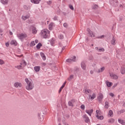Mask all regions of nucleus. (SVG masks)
Instances as JSON below:
<instances>
[{
	"instance_id": "1",
	"label": "nucleus",
	"mask_w": 125,
	"mask_h": 125,
	"mask_svg": "<svg viewBox=\"0 0 125 125\" xmlns=\"http://www.w3.org/2000/svg\"><path fill=\"white\" fill-rule=\"evenodd\" d=\"M24 81L26 83L25 88L27 90H32L35 87L34 86V82L32 80H29L28 78H25Z\"/></svg>"
},
{
	"instance_id": "2",
	"label": "nucleus",
	"mask_w": 125,
	"mask_h": 125,
	"mask_svg": "<svg viewBox=\"0 0 125 125\" xmlns=\"http://www.w3.org/2000/svg\"><path fill=\"white\" fill-rule=\"evenodd\" d=\"M41 34L43 39H49L50 38V31L47 29L42 30Z\"/></svg>"
},
{
	"instance_id": "3",
	"label": "nucleus",
	"mask_w": 125,
	"mask_h": 125,
	"mask_svg": "<svg viewBox=\"0 0 125 125\" xmlns=\"http://www.w3.org/2000/svg\"><path fill=\"white\" fill-rule=\"evenodd\" d=\"M17 37L18 38H19V40L22 41L24 39H26V37H27V34L26 33L17 34Z\"/></svg>"
},
{
	"instance_id": "4",
	"label": "nucleus",
	"mask_w": 125,
	"mask_h": 125,
	"mask_svg": "<svg viewBox=\"0 0 125 125\" xmlns=\"http://www.w3.org/2000/svg\"><path fill=\"white\" fill-rule=\"evenodd\" d=\"M87 32H88L89 37H91V38H94V37H95V33L91 31L89 28L87 29Z\"/></svg>"
},
{
	"instance_id": "5",
	"label": "nucleus",
	"mask_w": 125,
	"mask_h": 125,
	"mask_svg": "<svg viewBox=\"0 0 125 125\" xmlns=\"http://www.w3.org/2000/svg\"><path fill=\"white\" fill-rule=\"evenodd\" d=\"M14 86L16 88H20L22 87V83L20 82H15L14 84Z\"/></svg>"
},
{
	"instance_id": "6",
	"label": "nucleus",
	"mask_w": 125,
	"mask_h": 125,
	"mask_svg": "<svg viewBox=\"0 0 125 125\" xmlns=\"http://www.w3.org/2000/svg\"><path fill=\"white\" fill-rule=\"evenodd\" d=\"M110 3L113 6H117L118 5V0H110Z\"/></svg>"
},
{
	"instance_id": "7",
	"label": "nucleus",
	"mask_w": 125,
	"mask_h": 125,
	"mask_svg": "<svg viewBox=\"0 0 125 125\" xmlns=\"http://www.w3.org/2000/svg\"><path fill=\"white\" fill-rule=\"evenodd\" d=\"M110 77L112 80H118L119 79V76L114 73L110 74Z\"/></svg>"
},
{
	"instance_id": "8",
	"label": "nucleus",
	"mask_w": 125,
	"mask_h": 125,
	"mask_svg": "<svg viewBox=\"0 0 125 125\" xmlns=\"http://www.w3.org/2000/svg\"><path fill=\"white\" fill-rule=\"evenodd\" d=\"M96 97V94L93 93L92 95H88L89 100L92 101Z\"/></svg>"
},
{
	"instance_id": "9",
	"label": "nucleus",
	"mask_w": 125,
	"mask_h": 125,
	"mask_svg": "<svg viewBox=\"0 0 125 125\" xmlns=\"http://www.w3.org/2000/svg\"><path fill=\"white\" fill-rule=\"evenodd\" d=\"M76 61V56H73L71 59H68L66 60V62L68 63H71V62H75Z\"/></svg>"
},
{
	"instance_id": "10",
	"label": "nucleus",
	"mask_w": 125,
	"mask_h": 125,
	"mask_svg": "<svg viewBox=\"0 0 125 125\" xmlns=\"http://www.w3.org/2000/svg\"><path fill=\"white\" fill-rule=\"evenodd\" d=\"M83 119H84L86 123H89V122H90V120H89V118L86 114H84V115H83Z\"/></svg>"
},
{
	"instance_id": "11",
	"label": "nucleus",
	"mask_w": 125,
	"mask_h": 125,
	"mask_svg": "<svg viewBox=\"0 0 125 125\" xmlns=\"http://www.w3.org/2000/svg\"><path fill=\"white\" fill-rule=\"evenodd\" d=\"M103 98L104 96L102 93H100L99 94V96L97 97V99L100 102H101L102 101V99H103Z\"/></svg>"
},
{
	"instance_id": "12",
	"label": "nucleus",
	"mask_w": 125,
	"mask_h": 125,
	"mask_svg": "<svg viewBox=\"0 0 125 125\" xmlns=\"http://www.w3.org/2000/svg\"><path fill=\"white\" fill-rule=\"evenodd\" d=\"M85 113H86V114H88V115H89L90 117H91V115L92 113H93V109H90V110L86 109Z\"/></svg>"
},
{
	"instance_id": "13",
	"label": "nucleus",
	"mask_w": 125,
	"mask_h": 125,
	"mask_svg": "<svg viewBox=\"0 0 125 125\" xmlns=\"http://www.w3.org/2000/svg\"><path fill=\"white\" fill-rule=\"evenodd\" d=\"M95 49L96 50L98 51V52H103L105 51V49L104 48H98V47H96Z\"/></svg>"
},
{
	"instance_id": "14",
	"label": "nucleus",
	"mask_w": 125,
	"mask_h": 125,
	"mask_svg": "<svg viewBox=\"0 0 125 125\" xmlns=\"http://www.w3.org/2000/svg\"><path fill=\"white\" fill-rule=\"evenodd\" d=\"M39 119L40 120V122H43L44 118L43 115H42L41 113L38 114Z\"/></svg>"
},
{
	"instance_id": "15",
	"label": "nucleus",
	"mask_w": 125,
	"mask_h": 125,
	"mask_svg": "<svg viewBox=\"0 0 125 125\" xmlns=\"http://www.w3.org/2000/svg\"><path fill=\"white\" fill-rule=\"evenodd\" d=\"M40 55H41L42 60H43L44 61H45V60H46V57H45V55H44V54L43 53L41 52Z\"/></svg>"
},
{
	"instance_id": "16",
	"label": "nucleus",
	"mask_w": 125,
	"mask_h": 125,
	"mask_svg": "<svg viewBox=\"0 0 125 125\" xmlns=\"http://www.w3.org/2000/svg\"><path fill=\"white\" fill-rule=\"evenodd\" d=\"M105 83L108 87H110V86L113 85V83H112V82H109L108 81H105Z\"/></svg>"
},
{
	"instance_id": "17",
	"label": "nucleus",
	"mask_w": 125,
	"mask_h": 125,
	"mask_svg": "<svg viewBox=\"0 0 125 125\" xmlns=\"http://www.w3.org/2000/svg\"><path fill=\"white\" fill-rule=\"evenodd\" d=\"M81 65V68H82L83 70H85L86 68V66H85V62H82Z\"/></svg>"
},
{
	"instance_id": "18",
	"label": "nucleus",
	"mask_w": 125,
	"mask_h": 125,
	"mask_svg": "<svg viewBox=\"0 0 125 125\" xmlns=\"http://www.w3.org/2000/svg\"><path fill=\"white\" fill-rule=\"evenodd\" d=\"M34 71H35L36 72H40V70H41V66H35L34 67Z\"/></svg>"
},
{
	"instance_id": "19",
	"label": "nucleus",
	"mask_w": 125,
	"mask_h": 125,
	"mask_svg": "<svg viewBox=\"0 0 125 125\" xmlns=\"http://www.w3.org/2000/svg\"><path fill=\"white\" fill-rule=\"evenodd\" d=\"M40 1H41V0H31V2L35 4H39Z\"/></svg>"
},
{
	"instance_id": "20",
	"label": "nucleus",
	"mask_w": 125,
	"mask_h": 125,
	"mask_svg": "<svg viewBox=\"0 0 125 125\" xmlns=\"http://www.w3.org/2000/svg\"><path fill=\"white\" fill-rule=\"evenodd\" d=\"M53 27H54V23L51 22L49 24V30H51L53 28Z\"/></svg>"
},
{
	"instance_id": "21",
	"label": "nucleus",
	"mask_w": 125,
	"mask_h": 125,
	"mask_svg": "<svg viewBox=\"0 0 125 125\" xmlns=\"http://www.w3.org/2000/svg\"><path fill=\"white\" fill-rule=\"evenodd\" d=\"M111 43L112 45H115L116 44V39L113 37L112 40L111 41Z\"/></svg>"
},
{
	"instance_id": "22",
	"label": "nucleus",
	"mask_w": 125,
	"mask_h": 125,
	"mask_svg": "<svg viewBox=\"0 0 125 125\" xmlns=\"http://www.w3.org/2000/svg\"><path fill=\"white\" fill-rule=\"evenodd\" d=\"M121 73L122 75H124L125 74V66H122L121 68Z\"/></svg>"
},
{
	"instance_id": "23",
	"label": "nucleus",
	"mask_w": 125,
	"mask_h": 125,
	"mask_svg": "<svg viewBox=\"0 0 125 125\" xmlns=\"http://www.w3.org/2000/svg\"><path fill=\"white\" fill-rule=\"evenodd\" d=\"M10 44H12V45H17V42H16V40H12L11 41Z\"/></svg>"
},
{
	"instance_id": "24",
	"label": "nucleus",
	"mask_w": 125,
	"mask_h": 125,
	"mask_svg": "<svg viewBox=\"0 0 125 125\" xmlns=\"http://www.w3.org/2000/svg\"><path fill=\"white\" fill-rule=\"evenodd\" d=\"M104 70H105V67H102L97 70V73H102Z\"/></svg>"
},
{
	"instance_id": "25",
	"label": "nucleus",
	"mask_w": 125,
	"mask_h": 125,
	"mask_svg": "<svg viewBox=\"0 0 125 125\" xmlns=\"http://www.w3.org/2000/svg\"><path fill=\"white\" fill-rule=\"evenodd\" d=\"M30 18V16L29 15L26 16H22V18L23 20H27L28 18Z\"/></svg>"
},
{
	"instance_id": "26",
	"label": "nucleus",
	"mask_w": 125,
	"mask_h": 125,
	"mask_svg": "<svg viewBox=\"0 0 125 125\" xmlns=\"http://www.w3.org/2000/svg\"><path fill=\"white\" fill-rule=\"evenodd\" d=\"M0 2L2 4H7L8 3V0H1Z\"/></svg>"
},
{
	"instance_id": "27",
	"label": "nucleus",
	"mask_w": 125,
	"mask_h": 125,
	"mask_svg": "<svg viewBox=\"0 0 125 125\" xmlns=\"http://www.w3.org/2000/svg\"><path fill=\"white\" fill-rule=\"evenodd\" d=\"M118 122L120 123V124H121V125H125V121H124L122 119H118Z\"/></svg>"
},
{
	"instance_id": "28",
	"label": "nucleus",
	"mask_w": 125,
	"mask_h": 125,
	"mask_svg": "<svg viewBox=\"0 0 125 125\" xmlns=\"http://www.w3.org/2000/svg\"><path fill=\"white\" fill-rule=\"evenodd\" d=\"M114 122L115 119H114V118H111L108 120V123H109V124H113Z\"/></svg>"
},
{
	"instance_id": "29",
	"label": "nucleus",
	"mask_w": 125,
	"mask_h": 125,
	"mask_svg": "<svg viewBox=\"0 0 125 125\" xmlns=\"http://www.w3.org/2000/svg\"><path fill=\"white\" fill-rule=\"evenodd\" d=\"M96 118L98 119V120H100L101 121H102V120H103V119H104V117H103V116H98V115H96Z\"/></svg>"
},
{
	"instance_id": "30",
	"label": "nucleus",
	"mask_w": 125,
	"mask_h": 125,
	"mask_svg": "<svg viewBox=\"0 0 125 125\" xmlns=\"http://www.w3.org/2000/svg\"><path fill=\"white\" fill-rule=\"evenodd\" d=\"M74 79V75L71 74L70 75L69 77L67 79V80L69 81V82H71L72 80Z\"/></svg>"
},
{
	"instance_id": "31",
	"label": "nucleus",
	"mask_w": 125,
	"mask_h": 125,
	"mask_svg": "<svg viewBox=\"0 0 125 125\" xmlns=\"http://www.w3.org/2000/svg\"><path fill=\"white\" fill-rule=\"evenodd\" d=\"M15 67L18 70H21V69H22V63H21L20 65L16 66Z\"/></svg>"
},
{
	"instance_id": "32",
	"label": "nucleus",
	"mask_w": 125,
	"mask_h": 125,
	"mask_svg": "<svg viewBox=\"0 0 125 125\" xmlns=\"http://www.w3.org/2000/svg\"><path fill=\"white\" fill-rule=\"evenodd\" d=\"M105 109H108L109 108V103L108 102H105L104 104Z\"/></svg>"
},
{
	"instance_id": "33",
	"label": "nucleus",
	"mask_w": 125,
	"mask_h": 125,
	"mask_svg": "<svg viewBox=\"0 0 125 125\" xmlns=\"http://www.w3.org/2000/svg\"><path fill=\"white\" fill-rule=\"evenodd\" d=\"M85 93L86 94H91V90L89 89H85Z\"/></svg>"
},
{
	"instance_id": "34",
	"label": "nucleus",
	"mask_w": 125,
	"mask_h": 125,
	"mask_svg": "<svg viewBox=\"0 0 125 125\" xmlns=\"http://www.w3.org/2000/svg\"><path fill=\"white\" fill-rule=\"evenodd\" d=\"M32 33L33 34H37V29L35 27V26H32Z\"/></svg>"
},
{
	"instance_id": "35",
	"label": "nucleus",
	"mask_w": 125,
	"mask_h": 125,
	"mask_svg": "<svg viewBox=\"0 0 125 125\" xmlns=\"http://www.w3.org/2000/svg\"><path fill=\"white\" fill-rule=\"evenodd\" d=\"M54 43H55V40H54V39H52L50 41L51 45L53 46V45H54Z\"/></svg>"
},
{
	"instance_id": "36",
	"label": "nucleus",
	"mask_w": 125,
	"mask_h": 125,
	"mask_svg": "<svg viewBox=\"0 0 125 125\" xmlns=\"http://www.w3.org/2000/svg\"><path fill=\"white\" fill-rule=\"evenodd\" d=\"M42 43H39L37 45H36V47L37 48H38L39 49H40V48H41V46H42Z\"/></svg>"
},
{
	"instance_id": "37",
	"label": "nucleus",
	"mask_w": 125,
	"mask_h": 125,
	"mask_svg": "<svg viewBox=\"0 0 125 125\" xmlns=\"http://www.w3.org/2000/svg\"><path fill=\"white\" fill-rule=\"evenodd\" d=\"M36 45V43H35V41H32L30 43V46H35Z\"/></svg>"
},
{
	"instance_id": "38",
	"label": "nucleus",
	"mask_w": 125,
	"mask_h": 125,
	"mask_svg": "<svg viewBox=\"0 0 125 125\" xmlns=\"http://www.w3.org/2000/svg\"><path fill=\"white\" fill-rule=\"evenodd\" d=\"M96 116H99L100 115V111L99 110H97L96 111Z\"/></svg>"
},
{
	"instance_id": "39",
	"label": "nucleus",
	"mask_w": 125,
	"mask_h": 125,
	"mask_svg": "<svg viewBox=\"0 0 125 125\" xmlns=\"http://www.w3.org/2000/svg\"><path fill=\"white\" fill-rule=\"evenodd\" d=\"M68 105L71 107H74V104L71 101L68 102Z\"/></svg>"
},
{
	"instance_id": "40",
	"label": "nucleus",
	"mask_w": 125,
	"mask_h": 125,
	"mask_svg": "<svg viewBox=\"0 0 125 125\" xmlns=\"http://www.w3.org/2000/svg\"><path fill=\"white\" fill-rule=\"evenodd\" d=\"M113 115V111L112 110H110L108 112V115L111 117Z\"/></svg>"
},
{
	"instance_id": "41",
	"label": "nucleus",
	"mask_w": 125,
	"mask_h": 125,
	"mask_svg": "<svg viewBox=\"0 0 125 125\" xmlns=\"http://www.w3.org/2000/svg\"><path fill=\"white\" fill-rule=\"evenodd\" d=\"M59 38L60 40H63L64 39V36H63V35H60L59 36Z\"/></svg>"
},
{
	"instance_id": "42",
	"label": "nucleus",
	"mask_w": 125,
	"mask_h": 125,
	"mask_svg": "<svg viewBox=\"0 0 125 125\" xmlns=\"http://www.w3.org/2000/svg\"><path fill=\"white\" fill-rule=\"evenodd\" d=\"M3 64H4L3 60L0 59V65H3Z\"/></svg>"
},
{
	"instance_id": "43",
	"label": "nucleus",
	"mask_w": 125,
	"mask_h": 125,
	"mask_svg": "<svg viewBox=\"0 0 125 125\" xmlns=\"http://www.w3.org/2000/svg\"><path fill=\"white\" fill-rule=\"evenodd\" d=\"M81 108L82 109V110H84L85 106H84V104H82L81 105Z\"/></svg>"
},
{
	"instance_id": "44",
	"label": "nucleus",
	"mask_w": 125,
	"mask_h": 125,
	"mask_svg": "<svg viewBox=\"0 0 125 125\" xmlns=\"http://www.w3.org/2000/svg\"><path fill=\"white\" fill-rule=\"evenodd\" d=\"M53 20L54 21H57V20H58V18L57 17V16H55L53 18Z\"/></svg>"
},
{
	"instance_id": "45",
	"label": "nucleus",
	"mask_w": 125,
	"mask_h": 125,
	"mask_svg": "<svg viewBox=\"0 0 125 125\" xmlns=\"http://www.w3.org/2000/svg\"><path fill=\"white\" fill-rule=\"evenodd\" d=\"M104 37H105V36L102 35L101 36H98V37H96V39H102V38H104Z\"/></svg>"
},
{
	"instance_id": "46",
	"label": "nucleus",
	"mask_w": 125,
	"mask_h": 125,
	"mask_svg": "<svg viewBox=\"0 0 125 125\" xmlns=\"http://www.w3.org/2000/svg\"><path fill=\"white\" fill-rule=\"evenodd\" d=\"M97 7H98V6L96 4H95L93 6V9H96V8H97Z\"/></svg>"
},
{
	"instance_id": "47",
	"label": "nucleus",
	"mask_w": 125,
	"mask_h": 125,
	"mask_svg": "<svg viewBox=\"0 0 125 125\" xmlns=\"http://www.w3.org/2000/svg\"><path fill=\"white\" fill-rule=\"evenodd\" d=\"M63 26L64 28H67V27H68V24H67V23H64Z\"/></svg>"
},
{
	"instance_id": "48",
	"label": "nucleus",
	"mask_w": 125,
	"mask_h": 125,
	"mask_svg": "<svg viewBox=\"0 0 125 125\" xmlns=\"http://www.w3.org/2000/svg\"><path fill=\"white\" fill-rule=\"evenodd\" d=\"M69 8L71 9V10H74V7L72 5H69Z\"/></svg>"
},
{
	"instance_id": "49",
	"label": "nucleus",
	"mask_w": 125,
	"mask_h": 125,
	"mask_svg": "<svg viewBox=\"0 0 125 125\" xmlns=\"http://www.w3.org/2000/svg\"><path fill=\"white\" fill-rule=\"evenodd\" d=\"M47 4H49V5H50V4H51V3H52V1L49 0V1H47Z\"/></svg>"
},
{
	"instance_id": "50",
	"label": "nucleus",
	"mask_w": 125,
	"mask_h": 125,
	"mask_svg": "<svg viewBox=\"0 0 125 125\" xmlns=\"http://www.w3.org/2000/svg\"><path fill=\"white\" fill-rule=\"evenodd\" d=\"M70 102H71V103L74 104H75V102H76V101L75 100H72Z\"/></svg>"
},
{
	"instance_id": "51",
	"label": "nucleus",
	"mask_w": 125,
	"mask_h": 125,
	"mask_svg": "<svg viewBox=\"0 0 125 125\" xmlns=\"http://www.w3.org/2000/svg\"><path fill=\"white\" fill-rule=\"evenodd\" d=\"M42 66H46V63L45 62H42Z\"/></svg>"
},
{
	"instance_id": "52",
	"label": "nucleus",
	"mask_w": 125,
	"mask_h": 125,
	"mask_svg": "<svg viewBox=\"0 0 125 125\" xmlns=\"http://www.w3.org/2000/svg\"><path fill=\"white\" fill-rule=\"evenodd\" d=\"M125 109H122L120 110V113H125Z\"/></svg>"
},
{
	"instance_id": "53",
	"label": "nucleus",
	"mask_w": 125,
	"mask_h": 125,
	"mask_svg": "<svg viewBox=\"0 0 125 125\" xmlns=\"http://www.w3.org/2000/svg\"><path fill=\"white\" fill-rule=\"evenodd\" d=\"M109 95L111 96L112 97H114V94L113 93H110Z\"/></svg>"
},
{
	"instance_id": "54",
	"label": "nucleus",
	"mask_w": 125,
	"mask_h": 125,
	"mask_svg": "<svg viewBox=\"0 0 125 125\" xmlns=\"http://www.w3.org/2000/svg\"><path fill=\"white\" fill-rule=\"evenodd\" d=\"M5 45H6V46H7V47H8V46H9V43L6 42L5 43Z\"/></svg>"
},
{
	"instance_id": "55",
	"label": "nucleus",
	"mask_w": 125,
	"mask_h": 125,
	"mask_svg": "<svg viewBox=\"0 0 125 125\" xmlns=\"http://www.w3.org/2000/svg\"><path fill=\"white\" fill-rule=\"evenodd\" d=\"M65 87V85L62 84V86L61 87V88L63 89L64 88V87Z\"/></svg>"
},
{
	"instance_id": "56",
	"label": "nucleus",
	"mask_w": 125,
	"mask_h": 125,
	"mask_svg": "<svg viewBox=\"0 0 125 125\" xmlns=\"http://www.w3.org/2000/svg\"><path fill=\"white\" fill-rule=\"evenodd\" d=\"M34 42H35V43H38V42H39V41L38 40H35Z\"/></svg>"
},
{
	"instance_id": "57",
	"label": "nucleus",
	"mask_w": 125,
	"mask_h": 125,
	"mask_svg": "<svg viewBox=\"0 0 125 125\" xmlns=\"http://www.w3.org/2000/svg\"><path fill=\"white\" fill-rule=\"evenodd\" d=\"M62 89H62V88H61V87H60V89H59V92L60 93V92H61V91H62Z\"/></svg>"
},
{
	"instance_id": "58",
	"label": "nucleus",
	"mask_w": 125,
	"mask_h": 125,
	"mask_svg": "<svg viewBox=\"0 0 125 125\" xmlns=\"http://www.w3.org/2000/svg\"><path fill=\"white\" fill-rule=\"evenodd\" d=\"M117 85H118V84L115 83V84L113 85V87H116V86H117Z\"/></svg>"
},
{
	"instance_id": "59",
	"label": "nucleus",
	"mask_w": 125,
	"mask_h": 125,
	"mask_svg": "<svg viewBox=\"0 0 125 125\" xmlns=\"http://www.w3.org/2000/svg\"><path fill=\"white\" fill-rule=\"evenodd\" d=\"M90 74L92 75V74H93V71H92V70L90 71Z\"/></svg>"
},
{
	"instance_id": "60",
	"label": "nucleus",
	"mask_w": 125,
	"mask_h": 125,
	"mask_svg": "<svg viewBox=\"0 0 125 125\" xmlns=\"http://www.w3.org/2000/svg\"><path fill=\"white\" fill-rule=\"evenodd\" d=\"M9 34H10V35H13V33L12 32H11V31H10V32H9Z\"/></svg>"
},
{
	"instance_id": "61",
	"label": "nucleus",
	"mask_w": 125,
	"mask_h": 125,
	"mask_svg": "<svg viewBox=\"0 0 125 125\" xmlns=\"http://www.w3.org/2000/svg\"><path fill=\"white\" fill-rule=\"evenodd\" d=\"M23 64H24L25 66H26V65H27V63H26V62H23Z\"/></svg>"
},
{
	"instance_id": "62",
	"label": "nucleus",
	"mask_w": 125,
	"mask_h": 125,
	"mask_svg": "<svg viewBox=\"0 0 125 125\" xmlns=\"http://www.w3.org/2000/svg\"><path fill=\"white\" fill-rule=\"evenodd\" d=\"M65 49V47H63L62 48V50H64Z\"/></svg>"
},
{
	"instance_id": "63",
	"label": "nucleus",
	"mask_w": 125,
	"mask_h": 125,
	"mask_svg": "<svg viewBox=\"0 0 125 125\" xmlns=\"http://www.w3.org/2000/svg\"><path fill=\"white\" fill-rule=\"evenodd\" d=\"M76 70V71H79V67H77Z\"/></svg>"
},
{
	"instance_id": "64",
	"label": "nucleus",
	"mask_w": 125,
	"mask_h": 125,
	"mask_svg": "<svg viewBox=\"0 0 125 125\" xmlns=\"http://www.w3.org/2000/svg\"><path fill=\"white\" fill-rule=\"evenodd\" d=\"M66 82H65L63 83V84H64V85H66Z\"/></svg>"
}]
</instances>
